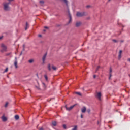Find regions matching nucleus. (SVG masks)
Listing matches in <instances>:
<instances>
[{
    "label": "nucleus",
    "instance_id": "obj_38",
    "mask_svg": "<svg viewBox=\"0 0 130 130\" xmlns=\"http://www.w3.org/2000/svg\"><path fill=\"white\" fill-rule=\"evenodd\" d=\"M40 130H44V129H43V128L41 127L40 128Z\"/></svg>",
    "mask_w": 130,
    "mask_h": 130
},
{
    "label": "nucleus",
    "instance_id": "obj_13",
    "mask_svg": "<svg viewBox=\"0 0 130 130\" xmlns=\"http://www.w3.org/2000/svg\"><path fill=\"white\" fill-rule=\"evenodd\" d=\"M112 73V69L111 68L110 69V77L109 78V79H110V78H111V73Z\"/></svg>",
    "mask_w": 130,
    "mask_h": 130
},
{
    "label": "nucleus",
    "instance_id": "obj_29",
    "mask_svg": "<svg viewBox=\"0 0 130 130\" xmlns=\"http://www.w3.org/2000/svg\"><path fill=\"white\" fill-rule=\"evenodd\" d=\"M8 68H7L5 69V71H4V73H7V72H8Z\"/></svg>",
    "mask_w": 130,
    "mask_h": 130
},
{
    "label": "nucleus",
    "instance_id": "obj_2",
    "mask_svg": "<svg viewBox=\"0 0 130 130\" xmlns=\"http://www.w3.org/2000/svg\"><path fill=\"white\" fill-rule=\"evenodd\" d=\"M1 52H6L7 51V46L4 44H1Z\"/></svg>",
    "mask_w": 130,
    "mask_h": 130
},
{
    "label": "nucleus",
    "instance_id": "obj_14",
    "mask_svg": "<svg viewBox=\"0 0 130 130\" xmlns=\"http://www.w3.org/2000/svg\"><path fill=\"white\" fill-rule=\"evenodd\" d=\"M50 64H48V69L49 71H51V67Z\"/></svg>",
    "mask_w": 130,
    "mask_h": 130
},
{
    "label": "nucleus",
    "instance_id": "obj_15",
    "mask_svg": "<svg viewBox=\"0 0 130 130\" xmlns=\"http://www.w3.org/2000/svg\"><path fill=\"white\" fill-rule=\"evenodd\" d=\"M52 124L53 126H56V122L55 121H53Z\"/></svg>",
    "mask_w": 130,
    "mask_h": 130
},
{
    "label": "nucleus",
    "instance_id": "obj_7",
    "mask_svg": "<svg viewBox=\"0 0 130 130\" xmlns=\"http://www.w3.org/2000/svg\"><path fill=\"white\" fill-rule=\"evenodd\" d=\"M47 56V53H46L43 55V58H42L43 63H44V62H45V59L46 58Z\"/></svg>",
    "mask_w": 130,
    "mask_h": 130
},
{
    "label": "nucleus",
    "instance_id": "obj_5",
    "mask_svg": "<svg viewBox=\"0 0 130 130\" xmlns=\"http://www.w3.org/2000/svg\"><path fill=\"white\" fill-rule=\"evenodd\" d=\"M75 106H76V105L71 106L70 107H67V106H66L65 107H66V109H67V110H68V111H70L72 110V109H73V108L75 107Z\"/></svg>",
    "mask_w": 130,
    "mask_h": 130
},
{
    "label": "nucleus",
    "instance_id": "obj_37",
    "mask_svg": "<svg viewBox=\"0 0 130 130\" xmlns=\"http://www.w3.org/2000/svg\"><path fill=\"white\" fill-rule=\"evenodd\" d=\"M38 36H39V37H42V35H39Z\"/></svg>",
    "mask_w": 130,
    "mask_h": 130
},
{
    "label": "nucleus",
    "instance_id": "obj_20",
    "mask_svg": "<svg viewBox=\"0 0 130 130\" xmlns=\"http://www.w3.org/2000/svg\"><path fill=\"white\" fill-rule=\"evenodd\" d=\"M52 70H54V71H56V67H54V66H52Z\"/></svg>",
    "mask_w": 130,
    "mask_h": 130
},
{
    "label": "nucleus",
    "instance_id": "obj_32",
    "mask_svg": "<svg viewBox=\"0 0 130 130\" xmlns=\"http://www.w3.org/2000/svg\"><path fill=\"white\" fill-rule=\"evenodd\" d=\"M15 61H18V60L17 59V57H15Z\"/></svg>",
    "mask_w": 130,
    "mask_h": 130
},
{
    "label": "nucleus",
    "instance_id": "obj_43",
    "mask_svg": "<svg viewBox=\"0 0 130 130\" xmlns=\"http://www.w3.org/2000/svg\"><path fill=\"white\" fill-rule=\"evenodd\" d=\"M2 38H3V37H0V40L2 39Z\"/></svg>",
    "mask_w": 130,
    "mask_h": 130
},
{
    "label": "nucleus",
    "instance_id": "obj_25",
    "mask_svg": "<svg viewBox=\"0 0 130 130\" xmlns=\"http://www.w3.org/2000/svg\"><path fill=\"white\" fill-rule=\"evenodd\" d=\"M63 127L64 129H67V125L66 124L63 125Z\"/></svg>",
    "mask_w": 130,
    "mask_h": 130
},
{
    "label": "nucleus",
    "instance_id": "obj_11",
    "mask_svg": "<svg viewBox=\"0 0 130 130\" xmlns=\"http://www.w3.org/2000/svg\"><path fill=\"white\" fill-rule=\"evenodd\" d=\"M86 107H83V108L81 109V111L82 113H85L86 112Z\"/></svg>",
    "mask_w": 130,
    "mask_h": 130
},
{
    "label": "nucleus",
    "instance_id": "obj_41",
    "mask_svg": "<svg viewBox=\"0 0 130 130\" xmlns=\"http://www.w3.org/2000/svg\"><path fill=\"white\" fill-rule=\"evenodd\" d=\"M22 53H23V52H21L20 53V55H22Z\"/></svg>",
    "mask_w": 130,
    "mask_h": 130
},
{
    "label": "nucleus",
    "instance_id": "obj_18",
    "mask_svg": "<svg viewBox=\"0 0 130 130\" xmlns=\"http://www.w3.org/2000/svg\"><path fill=\"white\" fill-rule=\"evenodd\" d=\"M78 129V126L75 125L74 126V128L72 130H77Z\"/></svg>",
    "mask_w": 130,
    "mask_h": 130
},
{
    "label": "nucleus",
    "instance_id": "obj_4",
    "mask_svg": "<svg viewBox=\"0 0 130 130\" xmlns=\"http://www.w3.org/2000/svg\"><path fill=\"white\" fill-rule=\"evenodd\" d=\"M68 13L69 17V24L72 22V15H71V13H70V9L68 8Z\"/></svg>",
    "mask_w": 130,
    "mask_h": 130
},
{
    "label": "nucleus",
    "instance_id": "obj_45",
    "mask_svg": "<svg viewBox=\"0 0 130 130\" xmlns=\"http://www.w3.org/2000/svg\"><path fill=\"white\" fill-rule=\"evenodd\" d=\"M98 124H99V121H98Z\"/></svg>",
    "mask_w": 130,
    "mask_h": 130
},
{
    "label": "nucleus",
    "instance_id": "obj_42",
    "mask_svg": "<svg viewBox=\"0 0 130 130\" xmlns=\"http://www.w3.org/2000/svg\"><path fill=\"white\" fill-rule=\"evenodd\" d=\"M60 26V25L58 24V25H57V27H59Z\"/></svg>",
    "mask_w": 130,
    "mask_h": 130
},
{
    "label": "nucleus",
    "instance_id": "obj_24",
    "mask_svg": "<svg viewBox=\"0 0 130 130\" xmlns=\"http://www.w3.org/2000/svg\"><path fill=\"white\" fill-rule=\"evenodd\" d=\"M12 54V53H8L6 54V56H9V55H11V54Z\"/></svg>",
    "mask_w": 130,
    "mask_h": 130
},
{
    "label": "nucleus",
    "instance_id": "obj_3",
    "mask_svg": "<svg viewBox=\"0 0 130 130\" xmlns=\"http://www.w3.org/2000/svg\"><path fill=\"white\" fill-rule=\"evenodd\" d=\"M77 17H84V16H86L85 12H77L76 14Z\"/></svg>",
    "mask_w": 130,
    "mask_h": 130
},
{
    "label": "nucleus",
    "instance_id": "obj_19",
    "mask_svg": "<svg viewBox=\"0 0 130 130\" xmlns=\"http://www.w3.org/2000/svg\"><path fill=\"white\" fill-rule=\"evenodd\" d=\"M62 2H64V3L66 4V6H68V1L67 0H61Z\"/></svg>",
    "mask_w": 130,
    "mask_h": 130
},
{
    "label": "nucleus",
    "instance_id": "obj_10",
    "mask_svg": "<svg viewBox=\"0 0 130 130\" xmlns=\"http://www.w3.org/2000/svg\"><path fill=\"white\" fill-rule=\"evenodd\" d=\"M82 25V22H77L76 23V27H80Z\"/></svg>",
    "mask_w": 130,
    "mask_h": 130
},
{
    "label": "nucleus",
    "instance_id": "obj_16",
    "mask_svg": "<svg viewBox=\"0 0 130 130\" xmlns=\"http://www.w3.org/2000/svg\"><path fill=\"white\" fill-rule=\"evenodd\" d=\"M28 26H29V24H28V22H26L25 30H27V29H28Z\"/></svg>",
    "mask_w": 130,
    "mask_h": 130
},
{
    "label": "nucleus",
    "instance_id": "obj_47",
    "mask_svg": "<svg viewBox=\"0 0 130 130\" xmlns=\"http://www.w3.org/2000/svg\"><path fill=\"white\" fill-rule=\"evenodd\" d=\"M44 31L45 32L46 30L45 29H44Z\"/></svg>",
    "mask_w": 130,
    "mask_h": 130
},
{
    "label": "nucleus",
    "instance_id": "obj_44",
    "mask_svg": "<svg viewBox=\"0 0 130 130\" xmlns=\"http://www.w3.org/2000/svg\"><path fill=\"white\" fill-rule=\"evenodd\" d=\"M37 89H38L39 90V87H37Z\"/></svg>",
    "mask_w": 130,
    "mask_h": 130
},
{
    "label": "nucleus",
    "instance_id": "obj_39",
    "mask_svg": "<svg viewBox=\"0 0 130 130\" xmlns=\"http://www.w3.org/2000/svg\"><path fill=\"white\" fill-rule=\"evenodd\" d=\"M96 78V75H93V78L95 79Z\"/></svg>",
    "mask_w": 130,
    "mask_h": 130
},
{
    "label": "nucleus",
    "instance_id": "obj_17",
    "mask_svg": "<svg viewBox=\"0 0 130 130\" xmlns=\"http://www.w3.org/2000/svg\"><path fill=\"white\" fill-rule=\"evenodd\" d=\"M19 115H16L15 116V119L16 120H18V119H19Z\"/></svg>",
    "mask_w": 130,
    "mask_h": 130
},
{
    "label": "nucleus",
    "instance_id": "obj_9",
    "mask_svg": "<svg viewBox=\"0 0 130 130\" xmlns=\"http://www.w3.org/2000/svg\"><path fill=\"white\" fill-rule=\"evenodd\" d=\"M122 53V51L120 50L119 52V55H118V59H121V54Z\"/></svg>",
    "mask_w": 130,
    "mask_h": 130
},
{
    "label": "nucleus",
    "instance_id": "obj_23",
    "mask_svg": "<svg viewBox=\"0 0 130 130\" xmlns=\"http://www.w3.org/2000/svg\"><path fill=\"white\" fill-rule=\"evenodd\" d=\"M44 78H45V80H46V81H47V80H48V78L47 77V75H44Z\"/></svg>",
    "mask_w": 130,
    "mask_h": 130
},
{
    "label": "nucleus",
    "instance_id": "obj_33",
    "mask_svg": "<svg viewBox=\"0 0 130 130\" xmlns=\"http://www.w3.org/2000/svg\"><path fill=\"white\" fill-rule=\"evenodd\" d=\"M113 42H117V41L116 40H113Z\"/></svg>",
    "mask_w": 130,
    "mask_h": 130
},
{
    "label": "nucleus",
    "instance_id": "obj_48",
    "mask_svg": "<svg viewBox=\"0 0 130 130\" xmlns=\"http://www.w3.org/2000/svg\"><path fill=\"white\" fill-rule=\"evenodd\" d=\"M84 45V44L82 45V46Z\"/></svg>",
    "mask_w": 130,
    "mask_h": 130
},
{
    "label": "nucleus",
    "instance_id": "obj_36",
    "mask_svg": "<svg viewBox=\"0 0 130 130\" xmlns=\"http://www.w3.org/2000/svg\"><path fill=\"white\" fill-rule=\"evenodd\" d=\"M44 28H45V29H48V27H47V26H45V27H44Z\"/></svg>",
    "mask_w": 130,
    "mask_h": 130
},
{
    "label": "nucleus",
    "instance_id": "obj_40",
    "mask_svg": "<svg viewBox=\"0 0 130 130\" xmlns=\"http://www.w3.org/2000/svg\"><path fill=\"white\" fill-rule=\"evenodd\" d=\"M81 118H83V114H81Z\"/></svg>",
    "mask_w": 130,
    "mask_h": 130
},
{
    "label": "nucleus",
    "instance_id": "obj_27",
    "mask_svg": "<svg viewBox=\"0 0 130 130\" xmlns=\"http://www.w3.org/2000/svg\"><path fill=\"white\" fill-rule=\"evenodd\" d=\"M87 112H88V113H90V112H91V110H90V109H88L86 110Z\"/></svg>",
    "mask_w": 130,
    "mask_h": 130
},
{
    "label": "nucleus",
    "instance_id": "obj_46",
    "mask_svg": "<svg viewBox=\"0 0 130 130\" xmlns=\"http://www.w3.org/2000/svg\"><path fill=\"white\" fill-rule=\"evenodd\" d=\"M110 1H111V0H108V2H110Z\"/></svg>",
    "mask_w": 130,
    "mask_h": 130
},
{
    "label": "nucleus",
    "instance_id": "obj_12",
    "mask_svg": "<svg viewBox=\"0 0 130 130\" xmlns=\"http://www.w3.org/2000/svg\"><path fill=\"white\" fill-rule=\"evenodd\" d=\"M14 66L15 67V69H18V61H14Z\"/></svg>",
    "mask_w": 130,
    "mask_h": 130
},
{
    "label": "nucleus",
    "instance_id": "obj_22",
    "mask_svg": "<svg viewBox=\"0 0 130 130\" xmlns=\"http://www.w3.org/2000/svg\"><path fill=\"white\" fill-rule=\"evenodd\" d=\"M33 61H34V60L33 59H30L29 60L28 62H29V63H32V62H33Z\"/></svg>",
    "mask_w": 130,
    "mask_h": 130
},
{
    "label": "nucleus",
    "instance_id": "obj_26",
    "mask_svg": "<svg viewBox=\"0 0 130 130\" xmlns=\"http://www.w3.org/2000/svg\"><path fill=\"white\" fill-rule=\"evenodd\" d=\"M40 4H41V5H43V4H44V1H40Z\"/></svg>",
    "mask_w": 130,
    "mask_h": 130
},
{
    "label": "nucleus",
    "instance_id": "obj_8",
    "mask_svg": "<svg viewBox=\"0 0 130 130\" xmlns=\"http://www.w3.org/2000/svg\"><path fill=\"white\" fill-rule=\"evenodd\" d=\"M1 119H2L3 121H7V120H8V119L7 118V117L6 116H5V115H3Z\"/></svg>",
    "mask_w": 130,
    "mask_h": 130
},
{
    "label": "nucleus",
    "instance_id": "obj_34",
    "mask_svg": "<svg viewBox=\"0 0 130 130\" xmlns=\"http://www.w3.org/2000/svg\"><path fill=\"white\" fill-rule=\"evenodd\" d=\"M100 68V66H98V68H97V69H96V71H98V70H99V68Z\"/></svg>",
    "mask_w": 130,
    "mask_h": 130
},
{
    "label": "nucleus",
    "instance_id": "obj_6",
    "mask_svg": "<svg viewBox=\"0 0 130 130\" xmlns=\"http://www.w3.org/2000/svg\"><path fill=\"white\" fill-rule=\"evenodd\" d=\"M95 97H96V98L100 101L101 100V92H98L95 95Z\"/></svg>",
    "mask_w": 130,
    "mask_h": 130
},
{
    "label": "nucleus",
    "instance_id": "obj_28",
    "mask_svg": "<svg viewBox=\"0 0 130 130\" xmlns=\"http://www.w3.org/2000/svg\"><path fill=\"white\" fill-rule=\"evenodd\" d=\"M76 94H77V95H79V96H81V93L79 92H76Z\"/></svg>",
    "mask_w": 130,
    "mask_h": 130
},
{
    "label": "nucleus",
    "instance_id": "obj_30",
    "mask_svg": "<svg viewBox=\"0 0 130 130\" xmlns=\"http://www.w3.org/2000/svg\"><path fill=\"white\" fill-rule=\"evenodd\" d=\"M44 88H45V83H42Z\"/></svg>",
    "mask_w": 130,
    "mask_h": 130
},
{
    "label": "nucleus",
    "instance_id": "obj_21",
    "mask_svg": "<svg viewBox=\"0 0 130 130\" xmlns=\"http://www.w3.org/2000/svg\"><path fill=\"white\" fill-rule=\"evenodd\" d=\"M8 105H9V103L8 102H6V103L5 104L4 106H5V108H7V107H8Z\"/></svg>",
    "mask_w": 130,
    "mask_h": 130
},
{
    "label": "nucleus",
    "instance_id": "obj_35",
    "mask_svg": "<svg viewBox=\"0 0 130 130\" xmlns=\"http://www.w3.org/2000/svg\"><path fill=\"white\" fill-rule=\"evenodd\" d=\"M23 51H24V50H25V45H23Z\"/></svg>",
    "mask_w": 130,
    "mask_h": 130
},
{
    "label": "nucleus",
    "instance_id": "obj_1",
    "mask_svg": "<svg viewBox=\"0 0 130 130\" xmlns=\"http://www.w3.org/2000/svg\"><path fill=\"white\" fill-rule=\"evenodd\" d=\"M10 3L5 2L3 3V9L4 11H10L11 10V8L9 6Z\"/></svg>",
    "mask_w": 130,
    "mask_h": 130
},
{
    "label": "nucleus",
    "instance_id": "obj_31",
    "mask_svg": "<svg viewBox=\"0 0 130 130\" xmlns=\"http://www.w3.org/2000/svg\"><path fill=\"white\" fill-rule=\"evenodd\" d=\"M90 7H91L90 5H87L86 6V8H87V9H89V8H90Z\"/></svg>",
    "mask_w": 130,
    "mask_h": 130
}]
</instances>
